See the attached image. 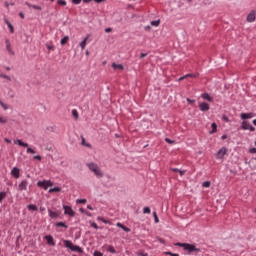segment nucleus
<instances>
[{
    "instance_id": "25",
    "label": "nucleus",
    "mask_w": 256,
    "mask_h": 256,
    "mask_svg": "<svg viewBox=\"0 0 256 256\" xmlns=\"http://www.w3.org/2000/svg\"><path fill=\"white\" fill-rule=\"evenodd\" d=\"M98 221H102V223H104L105 225H111V221L105 220V218L101 216L98 217Z\"/></svg>"
},
{
    "instance_id": "41",
    "label": "nucleus",
    "mask_w": 256,
    "mask_h": 256,
    "mask_svg": "<svg viewBox=\"0 0 256 256\" xmlns=\"http://www.w3.org/2000/svg\"><path fill=\"white\" fill-rule=\"evenodd\" d=\"M166 143H169V145H173L175 143V140H171L170 138H165Z\"/></svg>"
},
{
    "instance_id": "20",
    "label": "nucleus",
    "mask_w": 256,
    "mask_h": 256,
    "mask_svg": "<svg viewBox=\"0 0 256 256\" xmlns=\"http://www.w3.org/2000/svg\"><path fill=\"white\" fill-rule=\"evenodd\" d=\"M117 227H120V229H123V231H125L126 233H129L131 231V228H128L119 222L117 223Z\"/></svg>"
},
{
    "instance_id": "7",
    "label": "nucleus",
    "mask_w": 256,
    "mask_h": 256,
    "mask_svg": "<svg viewBox=\"0 0 256 256\" xmlns=\"http://www.w3.org/2000/svg\"><path fill=\"white\" fill-rule=\"evenodd\" d=\"M226 154H227V148H226V147H222V148L216 153V157H217V159H223V157H225Z\"/></svg>"
},
{
    "instance_id": "51",
    "label": "nucleus",
    "mask_w": 256,
    "mask_h": 256,
    "mask_svg": "<svg viewBox=\"0 0 256 256\" xmlns=\"http://www.w3.org/2000/svg\"><path fill=\"white\" fill-rule=\"evenodd\" d=\"M94 256H103V253L99 252V251H95L94 252Z\"/></svg>"
},
{
    "instance_id": "11",
    "label": "nucleus",
    "mask_w": 256,
    "mask_h": 256,
    "mask_svg": "<svg viewBox=\"0 0 256 256\" xmlns=\"http://www.w3.org/2000/svg\"><path fill=\"white\" fill-rule=\"evenodd\" d=\"M199 109H200V111H203V112L209 111L210 106H209V104H207V102H201L199 104Z\"/></svg>"
},
{
    "instance_id": "62",
    "label": "nucleus",
    "mask_w": 256,
    "mask_h": 256,
    "mask_svg": "<svg viewBox=\"0 0 256 256\" xmlns=\"http://www.w3.org/2000/svg\"><path fill=\"white\" fill-rule=\"evenodd\" d=\"M221 139H222V140L227 139V134L222 135Z\"/></svg>"
},
{
    "instance_id": "1",
    "label": "nucleus",
    "mask_w": 256,
    "mask_h": 256,
    "mask_svg": "<svg viewBox=\"0 0 256 256\" xmlns=\"http://www.w3.org/2000/svg\"><path fill=\"white\" fill-rule=\"evenodd\" d=\"M176 247H183L184 251H187L188 255H199L201 253V248H197L195 244L189 243H176Z\"/></svg>"
},
{
    "instance_id": "46",
    "label": "nucleus",
    "mask_w": 256,
    "mask_h": 256,
    "mask_svg": "<svg viewBox=\"0 0 256 256\" xmlns=\"http://www.w3.org/2000/svg\"><path fill=\"white\" fill-rule=\"evenodd\" d=\"M165 255L179 256V254H176V253H173V252H165Z\"/></svg>"
},
{
    "instance_id": "59",
    "label": "nucleus",
    "mask_w": 256,
    "mask_h": 256,
    "mask_svg": "<svg viewBox=\"0 0 256 256\" xmlns=\"http://www.w3.org/2000/svg\"><path fill=\"white\" fill-rule=\"evenodd\" d=\"M178 173L181 175V177H183V175H185V171H183V170H179Z\"/></svg>"
},
{
    "instance_id": "28",
    "label": "nucleus",
    "mask_w": 256,
    "mask_h": 256,
    "mask_svg": "<svg viewBox=\"0 0 256 256\" xmlns=\"http://www.w3.org/2000/svg\"><path fill=\"white\" fill-rule=\"evenodd\" d=\"M81 140H82V145L84 146V147H91V144H89V143H87L86 141H85V137H83V136H81Z\"/></svg>"
},
{
    "instance_id": "12",
    "label": "nucleus",
    "mask_w": 256,
    "mask_h": 256,
    "mask_svg": "<svg viewBox=\"0 0 256 256\" xmlns=\"http://www.w3.org/2000/svg\"><path fill=\"white\" fill-rule=\"evenodd\" d=\"M38 187H41L42 189H44L45 191H47V189H49V186L47 185V180L44 181H38L37 182Z\"/></svg>"
},
{
    "instance_id": "21",
    "label": "nucleus",
    "mask_w": 256,
    "mask_h": 256,
    "mask_svg": "<svg viewBox=\"0 0 256 256\" xmlns=\"http://www.w3.org/2000/svg\"><path fill=\"white\" fill-rule=\"evenodd\" d=\"M212 130L209 131L210 135H213V133H217V123L213 122L211 124Z\"/></svg>"
},
{
    "instance_id": "48",
    "label": "nucleus",
    "mask_w": 256,
    "mask_h": 256,
    "mask_svg": "<svg viewBox=\"0 0 256 256\" xmlns=\"http://www.w3.org/2000/svg\"><path fill=\"white\" fill-rule=\"evenodd\" d=\"M91 227H93L94 229H99V226L95 222L91 223Z\"/></svg>"
},
{
    "instance_id": "55",
    "label": "nucleus",
    "mask_w": 256,
    "mask_h": 256,
    "mask_svg": "<svg viewBox=\"0 0 256 256\" xmlns=\"http://www.w3.org/2000/svg\"><path fill=\"white\" fill-rule=\"evenodd\" d=\"M249 153H256V148H250Z\"/></svg>"
},
{
    "instance_id": "36",
    "label": "nucleus",
    "mask_w": 256,
    "mask_h": 256,
    "mask_svg": "<svg viewBox=\"0 0 256 256\" xmlns=\"http://www.w3.org/2000/svg\"><path fill=\"white\" fill-rule=\"evenodd\" d=\"M153 217H154L155 223H159V216H157V212H153Z\"/></svg>"
},
{
    "instance_id": "14",
    "label": "nucleus",
    "mask_w": 256,
    "mask_h": 256,
    "mask_svg": "<svg viewBox=\"0 0 256 256\" xmlns=\"http://www.w3.org/2000/svg\"><path fill=\"white\" fill-rule=\"evenodd\" d=\"M49 213V217H51V219H57L59 218V215H61L60 212H54L52 210H48Z\"/></svg>"
},
{
    "instance_id": "43",
    "label": "nucleus",
    "mask_w": 256,
    "mask_h": 256,
    "mask_svg": "<svg viewBox=\"0 0 256 256\" xmlns=\"http://www.w3.org/2000/svg\"><path fill=\"white\" fill-rule=\"evenodd\" d=\"M32 9H36V11H42L43 8L41 6L33 5Z\"/></svg>"
},
{
    "instance_id": "10",
    "label": "nucleus",
    "mask_w": 256,
    "mask_h": 256,
    "mask_svg": "<svg viewBox=\"0 0 256 256\" xmlns=\"http://www.w3.org/2000/svg\"><path fill=\"white\" fill-rule=\"evenodd\" d=\"M44 239L47 241L48 245H51L52 247H55V240L53 239V236L46 235Z\"/></svg>"
},
{
    "instance_id": "61",
    "label": "nucleus",
    "mask_w": 256,
    "mask_h": 256,
    "mask_svg": "<svg viewBox=\"0 0 256 256\" xmlns=\"http://www.w3.org/2000/svg\"><path fill=\"white\" fill-rule=\"evenodd\" d=\"M5 143H11V140L9 138L4 139Z\"/></svg>"
},
{
    "instance_id": "50",
    "label": "nucleus",
    "mask_w": 256,
    "mask_h": 256,
    "mask_svg": "<svg viewBox=\"0 0 256 256\" xmlns=\"http://www.w3.org/2000/svg\"><path fill=\"white\" fill-rule=\"evenodd\" d=\"M0 123H2V124L7 123V119L0 116Z\"/></svg>"
},
{
    "instance_id": "64",
    "label": "nucleus",
    "mask_w": 256,
    "mask_h": 256,
    "mask_svg": "<svg viewBox=\"0 0 256 256\" xmlns=\"http://www.w3.org/2000/svg\"><path fill=\"white\" fill-rule=\"evenodd\" d=\"M25 5H27V7H33V5L30 4L29 2H25Z\"/></svg>"
},
{
    "instance_id": "29",
    "label": "nucleus",
    "mask_w": 256,
    "mask_h": 256,
    "mask_svg": "<svg viewBox=\"0 0 256 256\" xmlns=\"http://www.w3.org/2000/svg\"><path fill=\"white\" fill-rule=\"evenodd\" d=\"M160 24H161V20H154L151 22V25L153 27H159Z\"/></svg>"
},
{
    "instance_id": "39",
    "label": "nucleus",
    "mask_w": 256,
    "mask_h": 256,
    "mask_svg": "<svg viewBox=\"0 0 256 256\" xmlns=\"http://www.w3.org/2000/svg\"><path fill=\"white\" fill-rule=\"evenodd\" d=\"M202 187H211V182L210 181L203 182Z\"/></svg>"
},
{
    "instance_id": "37",
    "label": "nucleus",
    "mask_w": 256,
    "mask_h": 256,
    "mask_svg": "<svg viewBox=\"0 0 256 256\" xmlns=\"http://www.w3.org/2000/svg\"><path fill=\"white\" fill-rule=\"evenodd\" d=\"M0 105H1V107H3V109L5 111H7V109H9V106H7V104L3 103V101H1V100H0Z\"/></svg>"
},
{
    "instance_id": "2",
    "label": "nucleus",
    "mask_w": 256,
    "mask_h": 256,
    "mask_svg": "<svg viewBox=\"0 0 256 256\" xmlns=\"http://www.w3.org/2000/svg\"><path fill=\"white\" fill-rule=\"evenodd\" d=\"M64 245L67 249H70L73 252L76 253H83V248H81L80 246H77L75 244H73V242H71V240H64Z\"/></svg>"
},
{
    "instance_id": "34",
    "label": "nucleus",
    "mask_w": 256,
    "mask_h": 256,
    "mask_svg": "<svg viewBox=\"0 0 256 256\" xmlns=\"http://www.w3.org/2000/svg\"><path fill=\"white\" fill-rule=\"evenodd\" d=\"M76 203H80L82 205H85V203H87V199H77Z\"/></svg>"
},
{
    "instance_id": "32",
    "label": "nucleus",
    "mask_w": 256,
    "mask_h": 256,
    "mask_svg": "<svg viewBox=\"0 0 256 256\" xmlns=\"http://www.w3.org/2000/svg\"><path fill=\"white\" fill-rule=\"evenodd\" d=\"M7 197V192H0V203Z\"/></svg>"
},
{
    "instance_id": "54",
    "label": "nucleus",
    "mask_w": 256,
    "mask_h": 256,
    "mask_svg": "<svg viewBox=\"0 0 256 256\" xmlns=\"http://www.w3.org/2000/svg\"><path fill=\"white\" fill-rule=\"evenodd\" d=\"M144 57H147V53H141L140 54V59H144Z\"/></svg>"
},
{
    "instance_id": "9",
    "label": "nucleus",
    "mask_w": 256,
    "mask_h": 256,
    "mask_svg": "<svg viewBox=\"0 0 256 256\" xmlns=\"http://www.w3.org/2000/svg\"><path fill=\"white\" fill-rule=\"evenodd\" d=\"M254 116H255V113H253V112H250V113H242V114L240 115V117H241V119H242L243 121H245L246 119H253Z\"/></svg>"
},
{
    "instance_id": "44",
    "label": "nucleus",
    "mask_w": 256,
    "mask_h": 256,
    "mask_svg": "<svg viewBox=\"0 0 256 256\" xmlns=\"http://www.w3.org/2000/svg\"><path fill=\"white\" fill-rule=\"evenodd\" d=\"M187 103H189L190 105H193L195 103V100L187 98L186 99Z\"/></svg>"
},
{
    "instance_id": "60",
    "label": "nucleus",
    "mask_w": 256,
    "mask_h": 256,
    "mask_svg": "<svg viewBox=\"0 0 256 256\" xmlns=\"http://www.w3.org/2000/svg\"><path fill=\"white\" fill-rule=\"evenodd\" d=\"M172 171H173L174 173H179V168H172Z\"/></svg>"
},
{
    "instance_id": "47",
    "label": "nucleus",
    "mask_w": 256,
    "mask_h": 256,
    "mask_svg": "<svg viewBox=\"0 0 256 256\" xmlns=\"http://www.w3.org/2000/svg\"><path fill=\"white\" fill-rule=\"evenodd\" d=\"M222 119H223V121H225L226 123H229V117H227V115H223Z\"/></svg>"
},
{
    "instance_id": "57",
    "label": "nucleus",
    "mask_w": 256,
    "mask_h": 256,
    "mask_svg": "<svg viewBox=\"0 0 256 256\" xmlns=\"http://www.w3.org/2000/svg\"><path fill=\"white\" fill-rule=\"evenodd\" d=\"M34 159H36L37 161H41V156L40 155H36V156H34Z\"/></svg>"
},
{
    "instance_id": "15",
    "label": "nucleus",
    "mask_w": 256,
    "mask_h": 256,
    "mask_svg": "<svg viewBox=\"0 0 256 256\" xmlns=\"http://www.w3.org/2000/svg\"><path fill=\"white\" fill-rule=\"evenodd\" d=\"M202 99H205L206 101H209V103H213V97L209 95V93H203L201 94Z\"/></svg>"
},
{
    "instance_id": "23",
    "label": "nucleus",
    "mask_w": 256,
    "mask_h": 256,
    "mask_svg": "<svg viewBox=\"0 0 256 256\" xmlns=\"http://www.w3.org/2000/svg\"><path fill=\"white\" fill-rule=\"evenodd\" d=\"M15 143L19 145L20 147H29L28 143L23 142L22 140H16Z\"/></svg>"
},
{
    "instance_id": "56",
    "label": "nucleus",
    "mask_w": 256,
    "mask_h": 256,
    "mask_svg": "<svg viewBox=\"0 0 256 256\" xmlns=\"http://www.w3.org/2000/svg\"><path fill=\"white\" fill-rule=\"evenodd\" d=\"M248 129H249V131H251V132L255 131V128H254L253 125H251V124H250V126H249Z\"/></svg>"
},
{
    "instance_id": "45",
    "label": "nucleus",
    "mask_w": 256,
    "mask_h": 256,
    "mask_svg": "<svg viewBox=\"0 0 256 256\" xmlns=\"http://www.w3.org/2000/svg\"><path fill=\"white\" fill-rule=\"evenodd\" d=\"M82 0H72L73 5H80Z\"/></svg>"
},
{
    "instance_id": "8",
    "label": "nucleus",
    "mask_w": 256,
    "mask_h": 256,
    "mask_svg": "<svg viewBox=\"0 0 256 256\" xmlns=\"http://www.w3.org/2000/svg\"><path fill=\"white\" fill-rule=\"evenodd\" d=\"M247 21H248V23H253V21H255V19H256V11L255 10H252L249 14H248V16H247Z\"/></svg>"
},
{
    "instance_id": "31",
    "label": "nucleus",
    "mask_w": 256,
    "mask_h": 256,
    "mask_svg": "<svg viewBox=\"0 0 256 256\" xmlns=\"http://www.w3.org/2000/svg\"><path fill=\"white\" fill-rule=\"evenodd\" d=\"M57 5H61L62 7H65V5H67V1H65V0H57Z\"/></svg>"
},
{
    "instance_id": "52",
    "label": "nucleus",
    "mask_w": 256,
    "mask_h": 256,
    "mask_svg": "<svg viewBox=\"0 0 256 256\" xmlns=\"http://www.w3.org/2000/svg\"><path fill=\"white\" fill-rule=\"evenodd\" d=\"M47 49H48L49 51H53V49H55V46H53V45H47Z\"/></svg>"
},
{
    "instance_id": "16",
    "label": "nucleus",
    "mask_w": 256,
    "mask_h": 256,
    "mask_svg": "<svg viewBox=\"0 0 256 256\" xmlns=\"http://www.w3.org/2000/svg\"><path fill=\"white\" fill-rule=\"evenodd\" d=\"M112 69L114 70L119 69L120 71H123L125 69V66H123V64L112 63Z\"/></svg>"
},
{
    "instance_id": "38",
    "label": "nucleus",
    "mask_w": 256,
    "mask_h": 256,
    "mask_svg": "<svg viewBox=\"0 0 256 256\" xmlns=\"http://www.w3.org/2000/svg\"><path fill=\"white\" fill-rule=\"evenodd\" d=\"M143 213H144V214H149V213H151V208H149V207H144Z\"/></svg>"
},
{
    "instance_id": "33",
    "label": "nucleus",
    "mask_w": 256,
    "mask_h": 256,
    "mask_svg": "<svg viewBox=\"0 0 256 256\" xmlns=\"http://www.w3.org/2000/svg\"><path fill=\"white\" fill-rule=\"evenodd\" d=\"M72 115L75 117V119H79V112H77L76 109L72 110Z\"/></svg>"
},
{
    "instance_id": "40",
    "label": "nucleus",
    "mask_w": 256,
    "mask_h": 256,
    "mask_svg": "<svg viewBox=\"0 0 256 256\" xmlns=\"http://www.w3.org/2000/svg\"><path fill=\"white\" fill-rule=\"evenodd\" d=\"M27 153H31V155H35V150L33 148L27 147Z\"/></svg>"
},
{
    "instance_id": "35",
    "label": "nucleus",
    "mask_w": 256,
    "mask_h": 256,
    "mask_svg": "<svg viewBox=\"0 0 256 256\" xmlns=\"http://www.w3.org/2000/svg\"><path fill=\"white\" fill-rule=\"evenodd\" d=\"M198 75L199 74H186V75H184V77H186V79L189 77H191L192 79H195V77H197Z\"/></svg>"
},
{
    "instance_id": "18",
    "label": "nucleus",
    "mask_w": 256,
    "mask_h": 256,
    "mask_svg": "<svg viewBox=\"0 0 256 256\" xmlns=\"http://www.w3.org/2000/svg\"><path fill=\"white\" fill-rule=\"evenodd\" d=\"M250 123L249 122H247V121H243L242 122V125L240 126V129H242L243 131H247V129H249V127H250Z\"/></svg>"
},
{
    "instance_id": "3",
    "label": "nucleus",
    "mask_w": 256,
    "mask_h": 256,
    "mask_svg": "<svg viewBox=\"0 0 256 256\" xmlns=\"http://www.w3.org/2000/svg\"><path fill=\"white\" fill-rule=\"evenodd\" d=\"M88 169H90V171H92L96 175V177H103V172H101V168H99L97 164H88Z\"/></svg>"
},
{
    "instance_id": "24",
    "label": "nucleus",
    "mask_w": 256,
    "mask_h": 256,
    "mask_svg": "<svg viewBox=\"0 0 256 256\" xmlns=\"http://www.w3.org/2000/svg\"><path fill=\"white\" fill-rule=\"evenodd\" d=\"M89 40V35L85 37V39L80 43V47L82 49H85V47L87 46V41Z\"/></svg>"
},
{
    "instance_id": "22",
    "label": "nucleus",
    "mask_w": 256,
    "mask_h": 256,
    "mask_svg": "<svg viewBox=\"0 0 256 256\" xmlns=\"http://www.w3.org/2000/svg\"><path fill=\"white\" fill-rule=\"evenodd\" d=\"M55 227H63L64 229H69V226L65 222H56Z\"/></svg>"
},
{
    "instance_id": "63",
    "label": "nucleus",
    "mask_w": 256,
    "mask_h": 256,
    "mask_svg": "<svg viewBox=\"0 0 256 256\" xmlns=\"http://www.w3.org/2000/svg\"><path fill=\"white\" fill-rule=\"evenodd\" d=\"M79 211H80V213H86V210L83 208H80Z\"/></svg>"
},
{
    "instance_id": "30",
    "label": "nucleus",
    "mask_w": 256,
    "mask_h": 256,
    "mask_svg": "<svg viewBox=\"0 0 256 256\" xmlns=\"http://www.w3.org/2000/svg\"><path fill=\"white\" fill-rule=\"evenodd\" d=\"M107 251H108L109 253H117V250H115V247H113V246H111V245L108 246Z\"/></svg>"
},
{
    "instance_id": "53",
    "label": "nucleus",
    "mask_w": 256,
    "mask_h": 256,
    "mask_svg": "<svg viewBox=\"0 0 256 256\" xmlns=\"http://www.w3.org/2000/svg\"><path fill=\"white\" fill-rule=\"evenodd\" d=\"M46 185H48V187H53V182H51L50 180L46 181Z\"/></svg>"
},
{
    "instance_id": "58",
    "label": "nucleus",
    "mask_w": 256,
    "mask_h": 256,
    "mask_svg": "<svg viewBox=\"0 0 256 256\" xmlns=\"http://www.w3.org/2000/svg\"><path fill=\"white\" fill-rule=\"evenodd\" d=\"M19 17H21V19H25V14L23 12H20Z\"/></svg>"
},
{
    "instance_id": "5",
    "label": "nucleus",
    "mask_w": 256,
    "mask_h": 256,
    "mask_svg": "<svg viewBox=\"0 0 256 256\" xmlns=\"http://www.w3.org/2000/svg\"><path fill=\"white\" fill-rule=\"evenodd\" d=\"M29 186V182L27 180H22L18 185V191H27V187Z\"/></svg>"
},
{
    "instance_id": "27",
    "label": "nucleus",
    "mask_w": 256,
    "mask_h": 256,
    "mask_svg": "<svg viewBox=\"0 0 256 256\" xmlns=\"http://www.w3.org/2000/svg\"><path fill=\"white\" fill-rule=\"evenodd\" d=\"M69 42V36H65L64 38L61 39V45H67Z\"/></svg>"
},
{
    "instance_id": "17",
    "label": "nucleus",
    "mask_w": 256,
    "mask_h": 256,
    "mask_svg": "<svg viewBox=\"0 0 256 256\" xmlns=\"http://www.w3.org/2000/svg\"><path fill=\"white\" fill-rule=\"evenodd\" d=\"M4 21H5L6 25H8L10 33H15V28H13V24H11V22L7 18H5Z\"/></svg>"
},
{
    "instance_id": "26",
    "label": "nucleus",
    "mask_w": 256,
    "mask_h": 256,
    "mask_svg": "<svg viewBox=\"0 0 256 256\" xmlns=\"http://www.w3.org/2000/svg\"><path fill=\"white\" fill-rule=\"evenodd\" d=\"M27 209H29V211H37V205L35 204H29L27 206Z\"/></svg>"
},
{
    "instance_id": "49",
    "label": "nucleus",
    "mask_w": 256,
    "mask_h": 256,
    "mask_svg": "<svg viewBox=\"0 0 256 256\" xmlns=\"http://www.w3.org/2000/svg\"><path fill=\"white\" fill-rule=\"evenodd\" d=\"M137 256H149L147 253L137 252Z\"/></svg>"
},
{
    "instance_id": "6",
    "label": "nucleus",
    "mask_w": 256,
    "mask_h": 256,
    "mask_svg": "<svg viewBox=\"0 0 256 256\" xmlns=\"http://www.w3.org/2000/svg\"><path fill=\"white\" fill-rule=\"evenodd\" d=\"M11 175L14 179H19V177H21V170L18 167H14L11 170Z\"/></svg>"
},
{
    "instance_id": "42",
    "label": "nucleus",
    "mask_w": 256,
    "mask_h": 256,
    "mask_svg": "<svg viewBox=\"0 0 256 256\" xmlns=\"http://www.w3.org/2000/svg\"><path fill=\"white\" fill-rule=\"evenodd\" d=\"M0 77H1L2 79H8V81H11V77H9L8 75L0 74Z\"/></svg>"
},
{
    "instance_id": "13",
    "label": "nucleus",
    "mask_w": 256,
    "mask_h": 256,
    "mask_svg": "<svg viewBox=\"0 0 256 256\" xmlns=\"http://www.w3.org/2000/svg\"><path fill=\"white\" fill-rule=\"evenodd\" d=\"M5 43L8 53H10V55H15V52L13 51V49H11V42L9 41V39H6Z\"/></svg>"
},
{
    "instance_id": "19",
    "label": "nucleus",
    "mask_w": 256,
    "mask_h": 256,
    "mask_svg": "<svg viewBox=\"0 0 256 256\" xmlns=\"http://www.w3.org/2000/svg\"><path fill=\"white\" fill-rule=\"evenodd\" d=\"M62 189L59 186H56L54 188H50L48 193H61Z\"/></svg>"
},
{
    "instance_id": "4",
    "label": "nucleus",
    "mask_w": 256,
    "mask_h": 256,
    "mask_svg": "<svg viewBox=\"0 0 256 256\" xmlns=\"http://www.w3.org/2000/svg\"><path fill=\"white\" fill-rule=\"evenodd\" d=\"M64 215H69V217H75V211L71 206L63 205Z\"/></svg>"
}]
</instances>
